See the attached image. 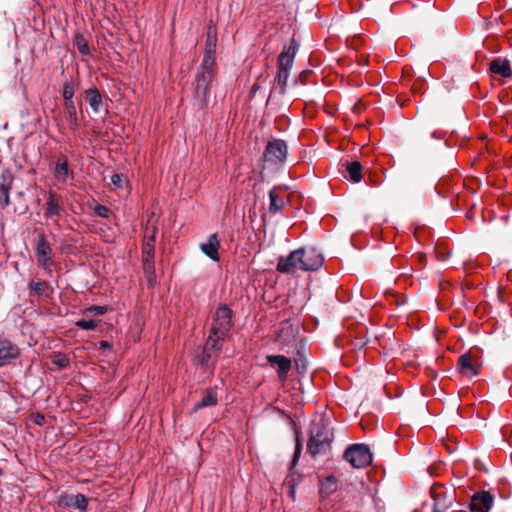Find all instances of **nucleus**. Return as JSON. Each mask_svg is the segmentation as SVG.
I'll return each mask as SVG.
<instances>
[{"label": "nucleus", "mask_w": 512, "mask_h": 512, "mask_svg": "<svg viewBox=\"0 0 512 512\" xmlns=\"http://www.w3.org/2000/svg\"><path fill=\"white\" fill-rule=\"evenodd\" d=\"M334 436L324 418L314 420L310 427L308 451L312 456L325 455L331 450Z\"/></svg>", "instance_id": "obj_1"}, {"label": "nucleus", "mask_w": 512, "mask_h": 512, "mask_svg": "<svg viewBox=\"0 0 512 512\" xmlns=\"http://www.w3.org/2000/svg\"><path fill=\"white\" fill-rule=\"evenodd\" d=\"M299 47V42L292 37L278 56L277 89L281 94L286 92L287 81Z\"/></svg>", "instance_id": "obj_2"}, {"label": "nucleus", "mask_w": 512, "mask_h": 512, "mask_svg": "<svg viewBox=\"0 0 512 512\" xmlns=\"http://www.w3.org/2000/svg\"><path fill=\"white\" fill-rule=\"evenodd\" d=\"M232 317V309L226 304L220 305L212 314L209 332L226 338L233 327Z\"/></svg>", "instance_id": "obj_3"}, {"label": "nucleus", "mask_w": 512, "mask_h": 512, "mask_svg": "<svg viewBox=\"0 0 512 512\" xmlns=\"http://www.w3.org/2000/svg\"><path fill=\"white\" fill-rule=\"evenodd\" d=\"M45 196L44 218L52 221L59 228L58 220L68 215L63 205V198L54 190H48Z\"/></svg>", "instance_id": "obj_4"}, {"label": "nucleus", "mask_w": 512, "mask_h": 512, "mask_svg": "<svg viewBox=\"0 0 512 512\" xmlns=\"http://www.w3.org/2000/svg\"><path fill=\"white\" fill-rule=\"evenodd\" d=\"M343 457L353 468L357 469L368 466L373 459L369 447L362 443L350 445L345 450Z\"/></svg>", "instance_id": "obj_5"}, {"label": "nucleus", "mask_w": 512, "mask_h": 512, "mask_svg": "<svg viewBox=\"0 0 512 512\" xmlns=\"http://www.w3.org/2000/svg\"><path fill=\"white\" fill-rule=\"evenodd\" d=\"M288 147L284 140L273 139L270 140L264 150L263 160L270 166H280L287 158Z\"/></svg>", "instance_id": "obj_6"}, {"label": "nucleus", "mask_w": 512, "mask_h": 512, "mask_svg": "<svg viewBox=\"0 0 512 512\" xmlns=\"http://www.w3.org/2000/svg\"><path fill=\"white\" fill-rule=\"evenodd\" d=\"M33 243L38 265L51 273V267L54 265V261L52 259V248L45 234H38L34 238Z\"/></svg>", "instance_id": "obj_7"}, {"label": "nucleus", "mask_w": 512, "mask_h": 512, "mask_svg": "<svg viewBox=\"0 0 512 512\" xmlns=\"http://www.w3.org/2000/svg\"><path fill=\"white\" fill-rule=\"evenodd\" d=\"M299 258L301 271H316L320 269L324 263V257L315 248H299Z\"/></svg>", "instance_id": "obj_8"}, {"label": "nucleus", "mask_w": 512, "mask_h": 512, "mask_svg": "<svg viewBox=\"0 0 512 512\" xmlns=\"http://www.w3.org/2000/svg\"><path fill=\"white\" fill-rule=\"evenodd\" d=\"M432 512H446L453 503V495L443 486H433L430 490Z\"/></svg>", "instance_id": "obj_9"}, {"label": "nucleus", "mask_w": 512, "mask_h": 512, "mask_svg": "<svg viewBox=\"0 0 512 512\" xmlns=\"http://www.w3.org/2000/svg\"><path fill=\"white\" fill-rule=\"evenodd\" d=\"M213 74L210 72H199L197 71L195 79L194 96L197 101L203 105L206 103L209 95V87L212 81Z\"/></svg>", "instance_id": "obj_10"}, {"label": "nucleus", "mask_w": 512, "mask_h": 512, "mask_svg": "<svg viewBox=\"0 0 512 512\" xmlns=\"http://www.w3.org/2000/svg\"><path fill=\"white\" fill-rule=\"evenodd\" d=\"M299 253L300 251L296 249L288 256L281 257L277 263L276 270L283 274H294L297 270H301Z\"/></svg>", "instance_id": "obj_11"}, {"label": "nucleus", "mask_w": 512, "mask_h": 512, "mask_svg": "<svg viewBox=\"0 0 512 512\" xmlns=\"http://www.w3.org/2000/svg\"><path fill=\"white\" fill-rule=\"evenodd\" d=\"M493 497L489 492L483 491L474 494L468 503L471 512H489L492 507Z\"/></svg>", "instance_id": "obj_12"}, {"label": "nucleus", "mask_w": 512, "mask_h": 512, "mask_svg": "<svg viewBox=\"0 0 512 512\" xmlns=\"http://www.w3.org/2000/svg\"><path fill=\"white\" fill-rule=\"evenodd\" d=\"M266 359L272 367H277L278 379L285 381L292 367L291 359L284 355H267Z\"/></svg>", "instance_id": "obj_13"}, {"label": "nucleus", "mask_w": 512, "mask_h": 512, "mask_svg": "<svg viewBox=\"0 0 512 512\" xmlns=\"http://www.w3.org/2000/svg\"><path fill=\"white\" fill-rule=\"evenodd\" d=\"M20 355L19 347L7 339H0V367L12 363Z\"/></svg>", "instance_id": "obj_14"}, {"label": "nucleus", "mask_w": 512, "mask_h": 512, "mask_svg": "<svg viewBox=\"0 0 512 512\" xmlns=\"http://www.w3.org/2000/svg\"><path fill=\"white\" fill-rule=\"evenodd\" d=\"M53 175L58 182L65 184L69 178L73 179L74 174L69 169V163L66 156L61 155L57 158Z\"/></svg>", "instance_id": "obj_15"}, {"label": "nucleus", "mask_w": 512, "mask_h": 512, "mask_svg": "<svg viewBox=\"0 0 512 512\" xmlns=\"http://www.w3.org/2000/svg\"><path fill=\"white\" fill-rule=\"evenodd\" d=\"M199 247L202 253L205 254L209 259L214 262L219 261L220 243L216 233L210 234L207 242L201 243Z\"/></svg>", "instance_id": "obj_16"}, {"label": "nucleus", "mask_w": 512, "mask_h": 512, "mask_svg": "<svg viewBox=\"0 0 512 512\" xmlns=\"http://www.w3.org/2000/svg\"><path fill=\"white\" fill-rule=\"evenodd\" d=\"M457 368L462 376L475 377L479 374V367L472 362L469 354H462L457 363Z\"/></svg>", "instance_id": "obj_17"}, {"label": "nucleus", "mask_w": 512, "mask_h": 512, "mask_svg": "<svg viewBox=\"0 0 512 512\" xmlns=\"http://www.w3.org/2000/svg\"><path fill=\"white\" fill-rule=\"evenodd\" d=\"M490 71L493 75L504 78H508L512 75L509 60L501 57H496L490 62Z\"/></svg>", "instance_id": "obj_18"}, {"label": "nucleus", "mask_w": 512, "mask_h": 512, "mask_svg": "<svg viewBox=\"0 0 512 512\" xmlns=\"http://www.w3.org/2000/svg\"><path fill=\"white\" fill-rule=\"evenodd\" d=\"M64 108L68 129L74 134H76L79 130L80 123L77 116V110L74 101H65Z\"/></svg>", "instance_id": "obj_19"}, {"label": "nucleus", "mask_w": 512, "mask_h": 512, "mask_svg": "<svg viewBox=\"0 0 512 512\" xmlns=\"http://www.w3.org/2000/svg\"><path fill=\"white\" fill-rule=\"evenodd\" d=\"M86 99L95 114H99L103 108V99L99 90L92 86L86 90Z\"/></svg>", "instance_id": "obj_20"}, {"label": "nucleus", "mask_w": 512, "mask_h": 512, "mask_svg": "<svg viewBox=\"0 0 512 512\" xmlns=\"http://www.w3.org/2000/svg\"><path fill=\"white\" fill-rule=\"evenodd\" d=\"M2 181L0 182V209H5L10 204V190L13 181L12 175L6 177L1 176Z\"/></svg>", "instance_id": "obj_21"}, {"label": "nucleus", "mask_w": 512, "mask_h": 512, "mask_svg": "<svg viewBox=\"0 0 512 512\" xmlns=\"http://www.w3.org/2000/svg\"><path fill=\"white\" fill-rule=\"evenodd\" d=\"M342 165L346 172L344 177L349 178L353 183H359L362 180V165L359 161L346 162Z\"/></svg>", "instance_id": "obj_22"}, {"label": "nucleus", "mask_w": 512, "mask_h": 512, "mask_svg": "<svg viewBox=\"0 0 512 512\" xmlns=\"http://www.w3.org/2000/svg\"><path fill=\"white\" fill-rule=\"evenodd\" d=\"M224 340L225 337H222L220 335H213L209 332L203 348H205L207 351L213 352V354H216L217 356L220 357V354L222 353L223 349Z\"/></svg>", "instance_id": "obj_23"}, {"label": "nucleus", "mask_w": 512, "mask_h": 512, "mask_svg": "<svg viewBox=\"0 0 512 512\" xmlns=\"http://www.w3.org/2000/svg\"><path fill=\"white\" fill-rule=\"evenodd\" d=\"M217 402L218 395L216 388H208L202 399L195 404L194 410L197 411L205 407L215 406Z\"/></svg>", "instance_id": "obj_24"}, {"label": "nucleus", "mask_w": 512, "mask_h": 512, "mask_svg": "<svg viewBox=\"0 0 512 512\" xmlns=\"http://www.w3.org/2000/svg\"><path fill=\"white\" fill-rule=\"evenodd\" d=\"M337 489V479L334 475L327 476L321 481L320 493L322 496H329Z\"/></svg>", "instance_id": "obj_25"}, {"label": "nucleus", "mask_w": 512, "mask_h": 512, "mask_svg": "<svg viewBox=\"0 0 512 512\" xmlns=\"http://www.w3.org/2000/svg\"><path fill=\"white\" fill-rule=\"evenodd\" d=\"M218 359L219 356L213 354L211 351H207L205 348H203L201 354L198 355L199 363L206 369L214 367Z\"/></svg>", "instance_id": "obj_26"}, {"label": "nucleus", "mask_w": 512, "mask_h": 512, "mask_svg": "<svg viewBox=\"0 0 512 512\" xmlns=\"http://www.w3.org/2000/svg\"><path fill=\"white\" fill-rule=\"evenodd\" d=\"M215 63V54L214 51L208 50L206 51L202 63L198 69L199 72H210L213 74V66Z\"/></svg>", "instance_id": "obj_27"}, {"label": "nucleus", "mask_w": 512, "mask_h": 512, "mask_svg": "<svg viewBox=\"0 0 512 512\" xmlns=\"http://www.w3.org/2000/svg\"><path fill=\"white\" fill-rule=\"evenodd\" d=\"M269 199H270L269 211L271 213L279 212L284 205V201L279 199L275 189H271L269 191Z\"/></svg>", "instance_id": "obj_28"}, {"label": "nucleus", "mask_w": 512, "mask_h": 512, "mask_svg": "<svg viewBox=\"0 0 512 512\" xmlns=\"http://www.w3.org/2000/svg\"><path fill=\"white\" fill-rule=\"evenodd\" d=\"M75 44H76V47H77L78 51L80 52V54H82L84 56L91 55L88 42L81 33H76Z\"/></svg>", "instance_id": "obj_29"}, {"label": "nucleus", "mask_w": 512, "mask_h": 512, "mask_svg": "<svg viewBox=\"0 0 512 512\" xmlns=\"http://www.w3.org/2000/svg\"><path fill=\"white\" fill-rule=\"evenodd\" d=\"M70 505L85 512L88 508V499L84 494H77L71 498Z\"/></svg>", "instance_id": "obj_30"}, {"label": "nucleus", "mask_w": 512, "mask_h": 512, "mask_svg": "<svg viewBox=\"0 0 512 512\" xmlns=\"http://www.w3.org/2000/svg\"><path fill=\"white\" fill-rule=\"evenodd\" d=\"M143 255H144V260H143L144 268L150 269L152 267V265L150 263V258H152L154 255V245L152 243H150V241H145V243L143 245Z\"/></svg>", "instance_id": "obj_31"}, {"label": "nucleus", "mask_w": 512, "mask_h": 512, "mask_svg": "<svg viewBox=\"0 0 512 512\" xmlns=\"http://www.w3.org/2000/svg\"><path fill=\"white\" fill-rule=\"evenodd\" d=\"M498 485H499L498 490H499L500 496L504 499H508L512 494V489L510 486L509 479L506 477H500Z\"/></svg>", "instance_id": "obj_32"}, {"label": "nucleus", "mask_w": 512, "mask_h": 512, "mask_svg": "<svg viewBox=\"0 0 512 512\" xmlns=\"http://www.w3.org/2000/svg\"><path fill=\"white\" fill-rule=\"evenodd\" d=\"M108 311L106 305H92L83 310L85 316H100L104 315Z\"/></svg>", "instance_id": "obj_33"}, {"label": "nucleus", "mask_w": 512, "mask_h": 512, "mask_svg": "<svg viewBox=\"0 0 512 512\" xmlns=\"http://www.w3.org/2000/svg\"><path fill=\"white\" fill-rule=\"evenodd\" d=\"M51 362L59 368H66L70 364L69 358L63 353L53 354Z\"/></svg>", "instance_id": "obj_34"}, {"label": "nucleus", "mask_w": 512, "mask_h": 512, "mask_svg": "<svg viewBox=\"0 0 512 512\" xmlns=\"http://www.w3.org/2000/svg\"><path fill=\"white\" fill-rule=\"evenodd\" d=\"M98 324H99V320H96V319H91V320L79 319L75 322V325L82 330H94L97 328Z\"/></svg>", "instance_id": "obj_35"}, {"label": "nucleus", "mask_w": 512, "mask_h": 512, "mask_svg": "<svg viewBox=\"0 0 512 512\" xmlns=\"http://www.w3.org/2000/svg\"><path fill=\"white\" fill-rule=\"evenodd\" d=\"M75 93L74 84L72 81H65L63 83V91L62 95L65 101H73V96Z\"/></svg>", "instance_id": "obj_36"}, {"label": "nucleus", "mask_w": 512, "mask_h": 512, "mask_svg": "<svg viewBox=\"0 0 512 512\" xmlns=\"http://www.w3.org/2000/svg\"><path fill=\"white\" fill-rule=\"evenodd\" d=\"M30 288L36 295L42 296L46 291V283L41 280H32Z\"/></svg>", "instance_id": "obj_37"}, {"label": "nucleus", "mask_w": 512, "mask_h": 512, "mask_svg": "<svg viewBox=\"0 0 512 512\" xmlns=\"http://www.w3.org/2000/svg\"><path fill=\"white\" fill-rule=\"evenodd\" d=\"M301 450H302V444L300 442L299 437L297 436L296 437L295 451H294L292 462H291V468H290L291 472H293L294 467L297 465V463L299 461Z\"/></svg>", "instance_id": "obj_38"}, {"label": "nucleus", "mask_w": 512, "mask_h": 512, "mask_svg": "<svg viewBox=\"0 0 512 512\" xmlns=\"http://www.w3.org/2000/svg\"><path fill=\"white\" fill-rule=\"evenodd\" d=\"M111 183L116 188H122L126 184V178L123 174H113L111 176Z\"/></svg>", "instance_id": "obj_39"}, {"label": "nucleus", "mask_w": 512, "mask_h": 512, "mask_svg": "<svg viewBox=\"0 0 512 512\" xmlns=\"http://www.w3.org/2000/svg\"><path fill=\"white\" fill-rule=\"evenodd\" d=\"M94 212L102 218H108L110 215V210L108 207L102 204H96L93 208Z\"/></svg>", "instance_id": "obj_40"}, {"label": "nucleus", "mask_w": 512, "mask_h": 512, "mask_svg": "<svg viewBox=\"0 0 512 512\" xmlns=\"http://www.w3.org/2000/svg\"><path fill=\"white\" fill-rule=\"evenodd\" d=\"M295 367L299 374H304L307 371V363L305 359L299 358L295 360Z\"/></svg>", "instance_id": "obj_41"}, {"label": "nucleus", "mask_w": 512, "mask_h": 512, "mask_svg": "<svg viewBox=\"0 0 512 512\" xmlns=\"http://www.w3.org/2000/svg\"><path fill=\"white\" fill-rule=\"evenodd\" d=\"M215 48H216V37H215V35L212 36L211 31L209 30L208 38H207V42H206V51L212 50L215 52Z\"/></svg>", "instance_id": "obj_42"}, {"label": "nucleus", "mask_w": 512, "mask_h": 512, "mask_svg": "<svg viewBox=\"0 0 512 512\" xmlns=\"http://www.w3.org/2000/svg\"><path fill=\"white\" fill-rule=\"evenodd\" d=\"M508 222H509V214H505L500 217L499 221L496 223L497 227L501 228L504 226L506 229V235H509V229H508Z\"/></svg>", "instance_id": "obj_43"}, {"label": "nucleus", "mask_w": 512, "mask_h": 512, "mask_svg": "<svg viewBox=\"0 0 512 512\" xmlns=\"http://www.w3.org/2000/svg\"><path fill=\"white\" fill-rule=\"evenodd\" d=\"M99 348L102 351H104V352L111 351L112 350V345L109 342H107V341H100L99 342Z\"/></svg>", "instance_id": "obj_44"}, {"label": "nucleus", "mask_w": 512, "mask_h": 512, "mask_svg": "<svg viewBox=\"0 0 512 512\" xmlns=\"http://www.w3.org/2000/svg\"><path fill=\"white\" fill-rule=\"evenodd\" d=\"M431 138L436 139V140H441V139L444 138V133L438 132V131H434V132L431 133Z\"/></svg>", "instance_id": "obj_45"}, {"label": "nucleus", "mask_w": 512, "mask_h": 512, "mask_svg": "<svg viewBox=\"0 0 512 512\" xmlns=\"http://www.w3.org/2000/svg\"><path fill=\"white\" fill-rule=\"evenodd\" d=\"M155 234H156V228L154 227L152 234L147 237L146 241H150V243H152L154 245L155 237H156Z\"/></svg>", "instance_id": "obj_46"}, {"label": "nucleus", "mask_w": 512, "mask_h": 512, "mask_svg": "<svg viewBox=\"0 0 512 512\" xmlns=\"http://www.w3.org/2000/svg\"><path fill=\"white\" fill-rule=\"evenodd\" d=\"M43 422H44V416H43V415L38 414V415L36 416V419H35V424H37V425H40V426H41V425L43 424Z\"/></svg>", "instance_id": "obj_47"}, {"label": "nucleus", "mask_w": 512, "mask_h": 512, "mask_svg": "<svg viewBox=\"0 0 512 512\" xmlns=\"http://www.w3.org/2000/svg\"><path fill=\"white\" fill-rule=\"evenodd\" d=\"M293 481H294V480H293V478H292V479H290V480H288V483H289V486H290V494H291L292 496H294V493H295V491H294V483H293Z\"/></svg>", "instance_id": "obj_48"}, {"label": "nucleus", "mask_w": 512, "mask_h": 512, "mask_svg": "<svg viewBox=\"0 0 512 512\" xmlns=\"http://www.w3.org/2000/svg\"><path fill=\"white\" fill-rule=\"evenodd\" d=\"M502 435H503V437L507 440V434H506V431L502 430Z\"/></svg>", "instance_id": "obj_49"}, {"label": "nucleus", "mask_w": 512, "mask_h": 512, "mask_svg": "<svg viewBox=\"0 0 512 512\" xmlns=\"http://www.w3.org/2000/svg\"><path fill=\"white\" fill-rule=\"evenodd\" d=\"M499 299H500L501 301H503V296H502V294H501L500 292H499Z\"/></svg>", "instance_id": "obj_50"}]
</instances>
